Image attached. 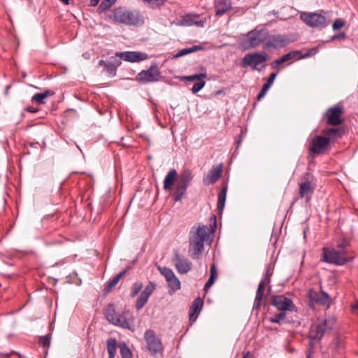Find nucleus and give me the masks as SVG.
<instances>
[{
    "instance_id": "nucleus-1",
    "label": "nucleus",
    "mask_w": 358,
    "mask_h": 358,
    "mask_svg": "<svg viewBox=\"0 0 358 358\" xmlns=\"http://www.w3.org/2000/svg\"><path fill=\"white\" fill-rule=\"evenodd\" d=\"M210 229L206 225H194L189 233V252L193 259H199L204 250V242L209 238L210 233H214L216 224V216L210 218Z\"/></svg>"
},
{
    "instance_id": "nucleus-2",
    "label": "nucleus",
    "mask_w": 358,
    "mask_h": 358,
    "mask_svg": "<svg viewBox=\"0 0 358 358\" xmlns=\"http://www.w3.org/2000/svg\"><path fill=\"white\" fill-rule=\"evenodd\" d=\"M104 315L110 324L134 331L135 318L130 310H124L121 313H117L114 305L109 304L104 309Z\"/></svg>"
},
{
    "instance_id": "nucleus-3",
    "label": "nucleus",
    "mask_w": 358,
    "mask_h": 358,
    "mask_svg": "<svg viewBox=\"0 0 358 358\" xmlns=\"http://www.w3.org/2000/svg\"><path fill=\"white\" fill-rule=\"evenodd\" d=\"M113 19L128 26L141 27L144 24V17L138 10L124 7H118L113 10Z\"/></svg>"
},
{
    "instance_id": "nucleus-4",
    "label": "nucleus",
    "mask_w": 358,
    "mask_h": 358,
    "mask_svg": "<svg viewBox=\"0 0 358 358\" xmlns=\"http://www.w3.org/2000/svg\"><path fill=\"white\" fill-rule=\"evenodd\" d=\"M193 180V174L189 169H183L178 176L172 197L174 202H179L186 194L187 189Z\"/></svg>"
},
{
    "instance_id": "nucleus-5",
    "label": "nucleus",
    "mask_w": 358,
    "mask_h": 358,
    "mask_svg": "<svg viewBox=\"0 0 358 358\" xmlns=\"http://www.w3.org/2000/svg\"><path fill=\"white\" fill-rule=\"evenodd\" d=\"M334 323V319H317L310 326L309 331V337L310 340H321L326 333L332 329Z\"/></svg>"
},
{
    "instance_id": "nucleus-6",
    "label": "nucleus",
    "mask_w": 358,
    "mask_h": 358,
    "mask_svg": "<svg viewBox=\"0 0 358 358\" xmlns=\"http://www.w3.org/2000/svg\"><path fill=\"white\" fill-rule=\"evenodd\" d=\"M323 254L321 257V261L329 264H332L338 266H343L348 262V258L344 254H340L339 252L336 251L334 249L329 248H323Z\"/></svg>"
},
{
    "instance_id": "nucleus-7",
    "label": "nucleus",
    "mask_w": 358,
    "mask_h": 358,
    "mask_svg": "<svg viewBox=\"0 0 358 358\" xmlns=\"http://www.w3.org/2000/svg\"><path fill=\"white\" fill-rule=\"evenodd\" d=\"M161 73L157 64L155 62L147 70H143L136 77V80L141 83H154L159 80Z\"/></svg>"
},
{
    "instance_id": "nucleus-8",
    "label": "nucleus",
    "mask_w": 358,
    "mask_h": 358,
    "mask_svg": "<svg viewBox=\"0 0 358 358\" xmlns=\"http://www.w3.org/2000/svg\"><path fill=\"white\" fill-rule=\"evenodd\" d=\"M267 36V30L265 29H255L248 32L247 38L245 41L248 48H255L263 43L265 48L266 37Z\"/></svg>"
},
{
    "instance_id": "nucleus-9",
    "label": "nucleus",
    "mask_w": 358,
    "mask_h": 358,
    "mask_svg": "<svg viewBox=\"0 0 358 358\" xmlns=\"http://www.w3.org/2000/svg\"><path fill=\"white\" fill-rule=\"evenodd\" d=\"M144 339L146 341V348L149 352L155 355L163 351L164 347L161 340L153 330H147L144 334Z\"/></svg>"
},
{
    "instance_id": "nucleus-10",
    "label": "nucleus",
    "mask_w": 358,
    "mask_h": 358,
    "mask_svg": "<svg viewBox=\"0 0 358 358\" xmlns=\"http://www.w3.org/2000/svg\"><path fill=\"white\" fill-rule=\"evenodd\" d=\"M343 106L341 103L336 104L328 108L325 113L327 124L332 126H338L343 123L342 115Z\"/></svg>"
},
{
    "instance_id": "nucleus-11",
    "label": "nucleus",
    "mask_w": 358,
    "mask_h": 358,
    "mask_svg": "<svg viewBox=\"0 0 358 358\" xmlns=\"http://www.w3.org/2000/svg\"><path fill=\"white\" fill-rule=\"evenodd\" d=\"M301 19L310 27H324L327 26L326 17L320 13H302Z\"/></svg>"
},
{
    "instance_id": "nucleus-12",
    "label": "nucleus",
    "mask_w": 358,
    "mask_h": 358,
    "mask_svg": "<svg viewBox=\"0 0 358 358\" xmlns=\"http://www.w3.org/2000/svg\"><path fill=\"white\" fill-rule=\"evenodd\" d=\"M267 55L265 52L248 53L242 59V66H252L253 69H257V66L264 64L267 60Z\"/></svg>"
},
{
    "instance_id": "nucleus-13",
    "label": "nucleus",
    "mask_w": 358,
    "mask_h": 358,
    "mask_svg": "<svg viewBox=\"0 0 358 358\" xmlns=\"http://www.w3.org/2000/svg\"><path fill=\"white\" fill-rule=\"evenodd\" d=\"M266 38L265 48L279 49L287 46L290 43L287 36L282 34L271 35L268 31Z\"/></svg>"
},
{
    "instance_id": "nucleus-14",
    "label": "nucleus",
    "mask_w": 358,
    "mask_h": 358,
    "mask_svg": "<svg viewBox=\"0 0 358 358\" xmlns=\"http://www.w3.org/2000/svg\"><path fill=\"white\" fill-rule=\"evenodd\" d=\"M330 144V138L322 136H315L309 144V150L317 155L324 153Z\"/></svg>"
},
{
    "instance_id": "nucleus-15",
    "label": "nucleus",
    "mask_w": 358,
    "mask_h": 358,
    "mask_svg": "<svg viewBox=\"0 0 358 358\" xmlns=\"http://www.w3.org/2000/svg\"><path fill=\"white\" fill-rule=\"evenodd\" d=\"M271 305L276 307L281 312L285 313L286 310L291 312L296 311V306L293 303L292 301L283 295L273 296Z\"/></svg>"
},
{
    "instance_id": "nucleus-16",
    "label": "nucleus",
    "mask_w": 358,
    "mask_h": 358,
    "mask_svg": "<svg viewBox=\"0 0 358 358\" xmlns=\"http://www.w3.org/2000/svg\"><path fill=\"white\" fill-rule=\"evenodd\" d=\"M159 270L160 273L166 278L168 286L170 289L169 292H175L180 289V281L171 269L167 267H162L159 268Z\"/></svg>"
},
{
    "instance_id": "nucleus-17",
    "label": "nucleus",
    "mask_w": 358,
    "mask_h": 358,
    "mask_svg": "<svg viewBox=\"0 0 358 358\" xmlns=\"http://www.w3.org/2000/svg\"><path fill=\"white\" fill-rule=\"evenodd\" d=\"M172 262L180 274H186L192 268V262L185 257L180 255L178 251L174 252Z\"/></svg>"
},
{
    "instance_id": "nucleus-18",
    "label": "nucleus",
    "mask_w": 358,
    "mask_h": 358,
    "mask_svg": "<svg viewBox=\"0 0 358 358\" xmlns=\"http://www.w3.org/2000/svg\"><path fill=\"white\" fill-rule=\"evenodd\" d=\"M155 289L156 284L152 281H150L137 298L135 305L137 310H140L144 307L147 303L149 297L152 295Z\"/></svg>"
},
{
    "instance_id": "nucleus-19",
    "label": "nucleus",
    "mask_w": 358,
    "mask_h": 358,
    "mask_svg": "<svg viewBox=\"0 0 358 358\" xmlns=\"http://www.w3.org/2000/svg\"><path fill=\"white\" fill-rule=\"evenodd\" d=\"M115 55L124 61L129 62H139L148 59V55L137 51L117 52Z\"/></svg>"
},
{
    "instance_id": "nucleus-20",
    "label": "nucleus",
    "mask_w": 358,
    "mask_h": 358,
    "mask_svg": "<svg viewBox=\"0 0 358 358\" xmlns=\"http://www.w3.org/2000/svg\"><path fill=\"white\" fill-rule=\"evenodd\" d=\"M308 296L310 300L313 302H315L322 306H330L331 298L329 295L324 291L316 292L314 291L313 289H310Z\"/></svg>"
},
{
    "instance_id": "nucleus-21",
    "label": "nucleus",
    "mask_w": 358,
    "mask_h": 358,
    "mask_svg": "<svg viewBox=\"0 0 358 358\" xmlns=\"http://www.w3.org/2000/svg\"><path fill=\"white\" fill-rule=\"evenodd\" d=\"M222 168V164H220L217 166L210 169L207 176L203 178V183L206 185H209L216 182L221 177Z\"/></svg>"
},
{
    "instance_id": "nucleus-22",
    "label": "nucleus",
    "mask_w": 358,
    "mask_h": 358,
    "mask_svg": "<svg viewBox=\"0 0 358 358\" xmlns=\"http://www.w3.org/2000/svg\"><path fill=\"white\" fill-rule=\"evenodd\" d=\"M314 191V187L312 185L309 180H306L299 183V194L301 198H306L307 202H308Z\"/></svg>"
},
{
    "instance_id": "nucleus-23",
    "label": "nucleus",
    "mask_w": 358,
    "mask_h": 358,
    "mask_svg": "<svg viewBox=\"0 0 358 358\" xmlns=\"http://www.w3.org/2000/svg\"><path fill=\"white\" fill-rule=\"evenodd\" d=\"M178 172L175 169H171L167 173L163 181V188L168 191L172 189L174 183L178 180Z\"/></svg>"
},
{
    "instance_id": "nucleus-24",
    "label": "nucleus",
    "mask_w": 358,
    "mask_h": 358,
    "mask_svg": "<svg viewBox=\"0 0 358 358\" xmlns=\"http://www.w3.org/2000/svg\"><path fill=\"white\" fill-rule=\"evenodd\" d=\"M215 15L221 16L231 8L230 0H214Z\"/></svg>"
},
{
    "instance_id": "nucleus-25",
    "label": "nucleus",
    "mask_w": 358,
    "mask_h": 358,
    "mask_svg": "<svg viewBox=\"0 0 358 358\" xmlns=\"http://www.w3.org/2000/svg\"><path fill=\"white\" fill-rule=\"evenodd\" d=\"M203 305V301L200 297H197L193 301L190 306V312L189 315L190 321L194 322L196 320V316L194 317V315L198 310L200 311L201 310Z\"/></svg>"
},
{
    "instance_id": "nucleus-26",
    "label": "nucleus",
    "mask_w": 358,
    "mask_h": 358,
    "mask_svg": "<svg viewBox=\"0 0 358 358\" xmlns=\"http://www.w3.org/2000/svg\"><path fill=\"white\" fill-rule=\"evenodd\" d=\"M330 348L331 350L336 354H342L345 348L344 338L338 336L335 340L331 343Z\"/></svg>"
},
{
    "instance_id": "nucleus-27",
    "label": "nucleus",
    "mask_w": 358,
    "mask_h": 358,
    "mask_svg": "<svg viewBox=\"0 0 358 358\" xmlns=\"http://www.w3.org/2000/svg\"><path fill=\"white\" fill-rule=\"evenodd\" d=\"M322 134L328 136L329 138L337 140L343 136L345 130L343 128H329L322 130Z\"/></svg>"
},
{
    "instance_id": "nucleus-28",
    "label": "nucleus",
    "mask_w": 358,
    "mask_h": 358,
    "mask_svg": "<svg viewBox=\"0 0 358 358\" xmlns=\"http://www.w3.org/2000/svg\"><path fill=\"white\" fill-rule=\"evenodd\" d=\"M54 92L51 90H45L43 92L41 93H36L35 94L31 99V102L33 103H37L38 104H43L45 103V99L48 98V96H51L54 95Z\"/></svg>"
},
{
    "instance_id": "nucleus-29",
    "label": "nucleus",
    "mask_w": 358,
    "mask_h": 358,
    "mask_svg": "<svg viewBox=\"0 0 358 358\" xmlns=\"http://www.w3.org/2000/svg\"><path fill=\"white\" fill-rule=\"evenodd\" d=\"M218 278V272L216 266L213 264L210 266V277L204 285V289L207 290L209 289L215 282Z\"/></svg>"
},
{
    "instance_id": "nucleus-30",
    "label": "nucleus",
    "mask_w": 358,
    "mask_h": 358,
    "mask_svg": "<svg viewBox=\"0 0 358 358\" xmlns=\"http://www.w3.org/2000/svg\"><path fill=\"white\" fill-rule=\"evenodd\" d=\"M107 350L108 358H115L117 352V340L114 338H110L107 340Z\"/></svg>"
},
{
    "instance_id": "nucleus-31",
    "label": "nucleus",
    "mask_w": 358,
    "mask_h": 358,
    "mask_svg": "<svg viewBox=\"0 0 358 358\" xmlns=\"http://www.w3.org/2000/svg\"><path fill=\"white\" fill-rule=\"evenodd\" d=\"M203 49V47L201 45H193L192 47L185 48L183 49L180 50L176 55L175 57H183L185 55H187L188 54L201 50Z\"/></svg>"
},
{
    "instance_id": "nucleus-32",
    "label": "nucleus",
    "mask_w": 358,
    "mask_h": 358,
    "mask_svg": "<svg viewBox=\"0 0 358 358\" xmlns=\"http://www.w3.org/2000/svg\"><path fill=\"white\" fill-rule=\"evenodd\" d=\"M227 185H223L221 188V190L218 194V201H217V208L222 210L225 201H226V197H227Z\"/></svg>"
},
{
    "instance_id": "nucleus-33",
    "label": "nucleus",
    "mask_w": 358,
    "mask_h": 358,
    "mask_svg": "<svg viewBox=\"0 0 358 358\" xmlns=\"http://www.w3.org/2000/svg\"><path fill=\"white\" fill-rule=\"evenodd\" d=\"M129 268H126L121 272H120L118 274L115 275L108 283L107 285V289L108 291L112 289L120 280V279L125 275L127 272L128 271Z\"/></svg>"
},
{
    "instance_id": "nucleus-34",
    "label": "nucleus",
    "mask_w": 358,
    "mask_h": 358,
    "mask_svg": "<svg viewBox=\"0 0 358 358\" xmlns=\"http://www.w3.org/2000/svg\"><path fill=\"white\" fill-rule=\"evenodd\" d=\"M281 57L282 58L284 62L289 61L291 59L299 60L300 59V51H291L287 54H285Z\"/></svg>"
},
{
    "instance_id": "nucleus-35",
    "label": "nucleus",
    "mask_w": 358,
    "mask_h": 358,
    "mask_svg": "<svg viewBox=\"0 0 358 358\" xmlns=\"http://www.w3.org/2000/svg\"><path fill=\"white\" fill-rule=\"evenodd\" d=\"M121 358H132V354L129 348L125 343L120 345Z\"/></svg>"
},
{
    "instance_id": "nucleus-36",
    "label": "nucleus",
    "mask_w": 358,
    "mask_h": 358,
    "mask_svg": "<svg viewBox=\"0 0 358 358\" xmlns=\"http://www.w3.org/2000/svg\"><path fill=\"white\" fill-rule=\"evenodd\" d=\"M143 1L148 4L152 8H158L163 6L166 0H143Z\"/></svg>"
},
{
    "instance_id": "nucleus-37",
    "label": "nucleus",
    "mask_w": 358,
    "mask_h": 358,
    "mask_svg": "<svg viewBox=\"0 0 358 358\" xmlns=\"http://www.w3.org/2000/svg\"><path fill=\"white\" fill-rule=\"evenodd\" d=\"M286 317V313L285 312H280L278 314L274 315L273 317H270L269 321L271 323L280 324V322L284 320Z\"/></svg>"
},
{
    "instance_id": "nucleus-38",
    "label": "nucleus",
    "mask_w": 358,
    "mask_h": 358,
    "mask_svg": "<svg viewBox=\"0 0 358 358\" xmlns=\"http://www.w3.org/2000/svg\"><path fill=\"white\" fill-rule=\"evenodd\" d=\"M143 287V283L141 282H136L135 283H134L132 289H131V292L130 294L131 296V297L136 296L139 293V292L142 289Z\"/></svg>"
},
{
    "instance_id": "nucleus-39",
    "label": "nucleus",
    "mask_w": 358,
    "mask_h": 358,
    "mask_svg": "<svg viewBox=\"0 0 358 358\" xmlns=\"http://www.w3.org/2000/svg\"><path fill=\"white\" fill-rule=\"evenodd\" d=\"M51 335L47 334L43 336H41L39 338V343L44 347H49L50 345Z\"/></svg>"
},
{
    "instance_id": "nucleus-40",
    "label": "nucleus",
    "mask_w": 358,
    "mask_h": 358,
    "mask_svg": "<svg viewBox=\"0 0 358 358\" xmlns=\"http://www.w3.org/2000/svg\"><path fill=\"white\" fill-rule=\"evenodd\" d=\"M206 85V82L203 80H200L196 83L194 84L193 87H192V92L193 94H196L199 92Z\"/></svg>"
},
{
    "instance_id": "nucleus-41",
    "label": "nucleus",
    "mask_w": 358,
    "mask_h": 358,
    "mask_svg": "<svg viewBox=\"0 0 358 358\" xmlns=\"http://www.w3.org/2000/svg\"><path fill=\"white\" fill-rule=\"evenodd\" d=\"M263 294V292H260L258 291L256 292V296L254 302L255 308H259L261 306Z\"/></svg>"
},
{
    "instance_id": "nucleus-42",
    "label": "nucleus",
    "mask_w": 358,
    "mask_h": 358,
    "mask_svg": "<svg viewBox=\"0 0 358 358\" xmlns=\"http://www.w3.org/2000/svg\"><path fill=\"white\" fill-rule=\"evenodd\" d=\"M268 273V270L266 271V275H265L264 278L259 283V285H258L257 291L264 293V289H265V284L267 282H269V280H267Z\"/></svg>"
},
{
    "instance_id": "nucleus-43",
    "label": "nucleus",
    "mask_w": 358,
    "mask_h": 358,
    "mask_svg": "<svg viewBox=\"0 0 358 358\" xmlns=\"http://www.w3.org/2000/svg\"><path fill=\"white\" fill-rule=\"evenodd\" d=\"M115 1H113L112 0H103L99 7V9L103 11L108 8H109L113 3H114Z\"/></svg>"
},
{
    "instance_id": "nucleus-44",
    "label": "nucleus",
    "mask_w": 358,
    "mask_h": 358,
    "mask_svg": "<svg viewBox=\"0 0 358 358\" xmlns=\"http://www.w3.org/2000/svg\"><path fill=\"white\" fill-rule=\"evenodd\" d=\"M270 87L271 86L266 83L263 85L262 88L261 89L257 97L258 101H260L265 96L266 93L268 92Z\"/></svg>"
},
{
    "instance_id": "nucleus-45",
    "label": "nucleus",
    "mask_w": 358,
    "mask_h": 358,
    "mask_svg": "<svg viewBox=\"0 0 358 358\" xmlns=\"http://www.w3.org/2000/svg\"><path fill=\"white\" fill-rule=\"evenodd\" d=\"M345 25V22L343 19L337 18L335 20L332 24V28L334 30H337L341 29Z\"/></svg>"
},
{
    "instance_id": "nucleus-46",
    "label": "nucleus",
    "mask_w": 358,
    "mask_h": 358,
    "mask_svg": "<svg viewBox=\"0 0 358 358\" xmlns=\"http://www.w3.org/2000/svg\"><path fill=\"white\" fill-rule=\"evenodd\" d=\"M206 77V73H199V74H194L189 76L185 77V80L188 81H193L194 80H200L201 78H205Z\"/></svg>"
},
{
    "instance_id": "nucleus-47",
    "label": "nucleus",
    "mask_w": 358,
    "mask_h": 358,
    "mask_svg": "<svg viewBox=\"0 0 358 358\" xmlns=\"http://www.w3.org/2000/svg\"><path fill=\"white\" fill-rule=\"evenodd\" d=\"M316 52H317V50L315 48H313V49L308 50L304 55H301V52H300V59H303V58L310 57V56L315 55Z\"/></svg>"
},
{
    "instance_id": "nucleus-48",
    "label": "nucleus",
    "mask_w": 358,
    "mask_h": 358,
    "mask_svg": "<svg viewBox=\"0 0 358 358\" xmlns=\"http://www.w3.org/2000/svg\"><path fill=\"white\" fill-rule=\"evenodd\" d=\"M276 76H277V73H271L265 83L271 87Z\"/></svg>"
},
{
    "instance_id": "nucleus-49",
    "label": "nucleus",
    "mask_w": 358,
    "mask_h": 358,
    "mask_svg": "<svg viewBox=\"0 0 358 358\" xmlns=\"http://www.w3.org/2000/svg\"><path fill=\"white\" fill-rule=\"evenodd\" d=\"M284 63L282 58L280 57V58L274 60L271 64V66L272 69H276L278 65Z\"/></svg>"
},
{
    "instance_id": "nucleus-50",
    "label": "nucleus",
    "mask_w": 358,
    "mask_h": 358,
    "mask_svg": "<svg viewBox=\"0 0 358 358\" xmlns=\"http://www.w3.org/2000/svg\"><path fill=\"white\" fill-rule=\"evenodd\" d=\"M338 248L341 250L340 254H344V255H346V248L344 243H339L338 245Z\"/></svg>"
},
{
    "instance_id": "nucleus-51",
    "label": "nucleus",
    "mask_w": 358,
    "mask_h": 358,
    "mask_svg": "<svg viewBox=\"0 0 358 358\" xmlns=\"http://www.w3.org/2000/svg\"><path fill=\"white\" fill-rule=\"evenodd\" d=\"M345 37V33H341L338 34H335L331 36V40H336V39H343Z\"/></svg>"
},
{
    "instance_id": "nucleus-52",
    "label": "nucleus",
    "mask_w": 358,
    "mask_h": 358,
    "mask_svg": "<svg viewBox=\"0 0 358 358\" xmlns=\"http://www.w3.org/2000/svg\"><path fill=\"white\" fill-rule=\"evenodd\" d=\"M99 66H103L108 71L110 69V64L107 63V62H106L105 61H103L102 59L99 62Z\"/></svg>"
},
{
    "instance_id": "nucleus-53",
    "label": "nucleus",
    "mask_w": 358,
    "mask_h": 358,
    "mask_svg": "<svg viewBox=\"0 0 358 358\" xmlns=\"http://www.w3.org/2000/svg\"><path fill=\"white\" fill-rule=\"evenodd\" d=\"M26 110L29 112V113H36L38 111V109L37 108H35V107H33V106H27L26 108Z\"/></svg>"
},
{
    "instance_id": "nucleus-54",
    "label": "nucleus",
    "mask_w": 358,
    "mask_h": 358,
    "mask_svg": "<svg viewBox=\"0 0 358 358\" xmlns=\"http://www.w3.org/2000/svg\"><path fill=\"white\" fill-rule=\"evenodd\" d=\"M192 24H193L192 22H187V20H185V19H183V20H182V22H181V24H182V25H185V26H190V25H192Z\"/></svg>"
},
{
    "instance_id": "nucleus-55",
    "label": "nucleus",
    "mask_w": 358,
    "mask_h": 358,
    "mask_svg": "<svg viewBox=\"0 0 358 358\" xmlns=\"http://www.w3.org/2000/svg\"><path fill=\"white\" fill-rule=\"evenodd\" d=\"M352 310H358V301H357L354 304L351 306Z\"/></svg>"
},
{
    "instance_id": "nucleus-56",
    "label": "nucleus",
    "mask_w": 358,
    "mask_h": 358,
    "mask_svg": "<svg viewBox=\"0 0 358 358\" xmlns=\"http://www.w3.org/2000/svg\"><path fill=\"white\" fill-rule=\"evenodd\" d=\"M99 2V0H90V5L92 6H96Z\"/></svg>"
},
{
    "instance_id": "nucleus-57",
    "label": "nucleus",
    "mask_w": 358,
    "mask_h": 358,
    "mask_svg": "<svg viewBox=\"0 0 358 358\" xmlns=\"http://www.w3.org/2000/svg\"><path fill=\"white\" fill-rule=\"evenodd\" d=\"M243 134H244V132H243V130H241V135H240V138H239V140L237 142L238 146H239V145L241 144V138H243Z\"/></svg>"
},
{
    "instance_id": "nucleus-58",
    "label": "nucleus",
    "mask_w": 358,
    "mask_h": 358,
    "mask_svg": "<svg viewBox=\"0 0 358 358\" xmlns=\"http://www.w3.org/2000/svg\"><path fill=\"white\" fill-rule=\"evenodd\" d=\"M61 1H62L63 3H64L66 5H68L69 4V2L71 0H60Z\"/></svg>"
},
{
    "instance_id": "nucleus-59",
    "label": "nucleus",
    "mask_w": 358,
    "mask_h": 358,
    "mask_svg": "<svg viewBox=\"0 0 358 358\" xmlns=\"http://www.w3.org/2000/svg\"><path fill=\"white\" fill-rule=\"evenodd\" d=\"M306 358H312V352H309L306 355Z\"/></svg>"
},
{
    "instance_id": "nucleus-60",
    "label": "nucleus",
    "mask_w": 358,
    "mask_h": 358,
    "mask_svg": "<svg viewBox=\"0 0 358 358\" xmlns=\"http://www.w3.org/2000/svg\"><path fill=\"white\" fill-rule=\"evenodd\" d=\"M248 354H249V352H245V353L243 355V357H242V358H246V357H248Z\"/></svg>"
},
{
    "instance_id": "nucleus-61",
    "label": "nucleus",
    "mask_w": 358,
    "mask_h": 358,
    "mask_svg": "<svg viewBox=\"0 0 358 358\" xmlns=\"http://www.w3.org/2000/svg\"><path fill=\"white\" fill-rule=\"evenodd\" d=\"M221 91L217 92V94H220Z\"/></svg>"
}]
</instances>
